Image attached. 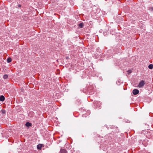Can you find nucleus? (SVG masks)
Returning a JSON list of instances; mask_svg holds the SVG:
<instances>
[{
	"label": "nucleus",
	"mask_w": 153,
	"mask_h": 153,
	"mask_svg": "<svg viewBox=\"0 0 153 153\" xmlns=\"http://www.w3.org/2000/svg\"><path fill=\"white\" fill-rule=\"evenodd\" d=\"M145 81L143 80L141 81L139 83L138 87L139 88H141L144 86L145 84Z\"/></svg>",
	"instance_id": "nucleus-1"
},
{
	"label": "nucleus",
	"mask_w": 153,
	"mask_h": 153,
	"mask_svg": "<svg viewBox=\"0 0 153 153\" xmlns=\"http://www.w3.org/2000/svg\"><path fill=\"white\" fill-rule=\"evenodd\" d=\"M139 90L137 89H134L132 91V93L134 95H137L139 93Z\"/></svg>",
	"instance_id": "nucleus-2"
},
{
	"label": "nucleus",
	"mask_w": 153,
	"mask_h": 153,
	"mask_svg": "<svg viewBox=\"0 0 153 153\" xmlns=\"http://www.w3.org/2000/svg\"><path fill=\"white\" fill-rule=\"evenodd\" d=\"M61 153H68L67 151L64 149H62L60 150Z\"/></svg>",
	"instance_id": "nucleus-3"
},
{
	"label": "nucleus",
	"mask_w": 153,
	"mask_h": 153,
	"mask_svg": "<svg viewBox=\"0 0 153 153\" xmlns=\"http://www.w3.org/2000/svg\"><path fill=\"white\" fill-rule=\"evenodd\" d=\"M43 145L42 144H39L37 145V148L39 149L40 150L42 146Z\"/></svg>",
	"instance_id": "nucleus-4"
},
{
	"label": "nucleus",
	"mask_w": 153,
	"mask_h": 153,
	"mask_svg": "<svg viewBox=\"0 0 153 153\" xmlns=\"http://www.w3.org/2000/svg\"><path fill=\"white\" fill-rule=\"evenodd\" d=\"M25 126L27 127L31 126H32V124L28 122H27L25 124Z\"/></svg>",
	"instance_id": "nucleus-5"
},
{
	"label": "nucleus",
	"mask_w": 153,
	"mask_h": 153,
	"mask_svg": "<svg viewBox=\"0 0 153 153\" xmlns=\"http://www.w3.org/2000/svg\"><path fill=\"white\" fill-rule=\"evenodd\" d=\"M5 100L4 97L3 95L0 96V100L1 101H3Z\"/></svg>",
	"instance_id": "nucleus-6"
},
{
	"label": "nucleus",
	"mask_w": 153,
	"mask_h": 153,
	"mask_svg": "<svg viewBox=\"0 0 153 153\" xmlns=\"http://www.w3.org/2000/svg\"><path fill=\"white\" fill-rule=\"evenodd\" d=\"M7 60L8 63H9L12 61L10 57L8 58Z\"/></svg>",
	"instance_id": "nucleus-7"
},
{
	"label": "nucleus",
	"mask_w": 153,
	"mask_h": 153,
	"mask_svg": "<svg viewBox=\"0 0 153 153\" xmlns=\"http://www.w3.org/2000/svg\"><path fill=\"white\" fill-rule=\"evenodd\" d=\"M83 23H80L79 24V26L80 28H82L83 27Z\"/></svg>",
	"instance_id": "nucleus-8"
},
{
	"label": "nucleus",
	"mask_w": 153,
	"mask_h": 153,
	"mask_svg": "<svg viewBox=\"0 0 153 153\" xmlns=\"http://www.w3.org/2000/svg\"><path fill=\"white\" fill-rule=\"evenodd\" d=\"M148 68L150 69H152L153 68V65L152 64L149 65L148 66Z\"/></svg>",
	"instance_id": "nucleus-9"
},
{
	"label": "nucleus",
	"mask_w": 153,
	"mask_h": 153,
	"mask_svg": "<svg viewBox=\"0 0 153 153\" xmlns=\"http://www.w3.org/2000/svg\"><path fill=\"white\" fill-rule=\"evenodd\" d=\"M8 76L7 74H5L3 76V78L4 79H6L8 78Z\"/></svg>",
	"instance_id": "nucleus-10"
},
{
	"label": "nucleus",
	"mask_w": 153,
	"mask_h": 153,
	"mask_svg": "<svg viewBox=\"0 0 153 153\" xmlns=\"http://www.w3.org/2000/svg\"><path fill=\"white\" fill-rule=\"evenodd\" d=\"M123 9L124 10H128L129 9V7L128 6H126L124 7V8H123Z\"/></svg>",
	"instance_id": "nucleus-11"
},
{
	"label": "nucleus",
	"mask_w": 153,
	"mask_h": 153,
	"mask_svg": "<svg viewBox=\"0 0 153 153\" xmlns=\"http://www.w3.org/2000/svg\"><path fill=\"white\" fill-rule=\"evenodd\" d=\"M127 72L128 73V74H129L131 73V70H128L127 71Z\"/></svg>",
	"instance_id": "nucleus-12"
},
{
	"label": "nucleus",
	"mask_w": 153,
	"mask_h": 153,
	"mask_svg": "<svg viewBox=\"0 0 153 153\" xmlns=\"http://www.w3.org/2000/svg\"><path fill=\"white\" fill-rule=\"evenodd\" d=\"M1 112L3 114H5V111L4 110H2Z\"/></svg>",
	"instance_id": "nucleus-13"
},
{
	"label": "nucleus",
	"mask_w": 153,
	"mask_h": 153,
	"mask_svg": "<svg viewBox=\"0 0 153 153\" xmlns=\"http://www.w3.org/2000/svg\"><path fill=\"white\" fill-rule=\"evenodd\" d=\"M17 6H18V7H21V5L20 4H18L17 5Z\"/></svg>",
	"instance_id": "nucleus-14"
},
{
	"label": "nucleus",
	"mask_w": 153,
	"mask_h": 153,
	"mask_svg": "<svg viewBox=\"0 0 153 153\" xmlns=\"http://www.w3.org/2000/svg\"><path fill=\"white\" fill-rule=\"evenodd\" d=\"M150 10H153V8H152L151 7V8H150Z\"/></svg>",
	"instance_id": "nucleus-15"
}]
</instances>
